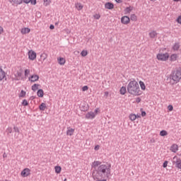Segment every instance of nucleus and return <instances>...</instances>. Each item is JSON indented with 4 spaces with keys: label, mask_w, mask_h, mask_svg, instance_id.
Here are the masks:
<instances>
[{
    "label": "nucleus",
    "mask_w": 181,
    "mask_h": 181,
    "mask_svg": "<svg viewBox=\"0 0 181 181\" xmlns=\"http://www.w3.org/2000/svg\"><path fill=\"white\" fill-rule=\"evenodd\" d=\"M99 165H101V162H100V161H94L92 163V168H97V166H99Z\"/></svg>",
    "instance_id": "nucleus-23"
},
{
    "label": "nucleus",
    "mask_w": 181,
    "mask_h": 181,
    "mask_svg": "<svg viewBox=\"0 0 181 181\" xmlns=\"http://www.w3.org/2000/svg\"><path fill=\"white\" fill-rule=\"evenodd\" d=\"M49 29H51V30H53V29H54V25L53 24H51L49 25Z\"/></svg>",
    "instance_id": "nucleus-51"
},
{
    "label": "nucleus",
    "mask_w": 181,
    "mask_h": 181,
    "mask_svg": "<svg viewBox=\"0 0 181 181\" xmlns=\"http://www.w3.org/2000/svg\"><path fill=\"white\" fill-rule=\"evenodd\" d=\"M136 118H141V116L136 115Z\"/></svg>",
    "instance_id": "nucleus-61"
},
{
    "label": "nucleus",
    "mask_w": 181,
    "mask_h": 181,
    "mask_svg": "<svg viewBox=\"0 0 181 181\" xmlns=\"http://www.w3.org/2000/svg\"><path fill=\"white\" fill-rule=\"evenodd\" d=\"M5 71H4V69H2V68H0V81H2V79L6 77L5 75Z\"/></svg>",
    "instance_id": "nucleus-13"
},
{
    "label": "nucleus",
    "mask_w": 181,
    "mask_h": 181,
    "mask_svg": "<svg viewBox=\"0 0 181 181\" xmlns=\"http://www.w3.org/2000/svg\"><path fill=\"white\" fill-rule=\"evenodd\" d=\"M40 110V111H45L47 107L46 106V103H42L40 106H39Z\"/></svg>",
    "instance_id": "nucleus-16"
},
{
    "label": "nucleus",
    "mask_w": 181,
    "mask_h": 181,
    "mask_svg": "<svg viewBox=\"0 0 181 181\" xmlns=\"http://www.w3.org/2000/svg\"><path fill=\"white\" fill-rule=\"evenodd\" d=\"M170 80L173 81V84H177L181 80V69L173 71L170 75Z\"/></svg>",
    "instance_id": "nucleus-3"
},
{
    "label": "nucleus",
    "mask_w": 181,
    "mask_h": 181,
    "mask_svg": "<svg viewBox=\"0 0 181 181\" xmlns=\"http://www.w3.org/2000/svg\"><path fill=\"white\" fill-rule=\"evenodd\" d=\"M44 2H45V6H47V5H50V2H52V1H50V0H44Z\"/></svg>",
    "instance_id": "nucleus-36"
},
{
    "label": "nucleus",
    "mask_w": 181,
    "mask_h": 181,
    "mask_svg": "<svg viewBox=\"0 0 181 181\" xmlns=\"http://www.w3.org/2000/svg\"><path fill=\"white\" fill-rule=\"evenodd\" d=\"M95 19H100V18H101V16H100V14H96L94 16Z\"/></svg>",
    "instance_id": "nucleus-45"
},
{
    "label": "nucleus",
    "mask_w": 181,
    "mask_h": 181,
    "mask_svg": "<svg viewBox=\"0 0 181 181\" xmlns=\"http://www.w3.org/2000/svg\"><path fill=\"white\" fill-rule=\"evenodd\" d=\"M39 87H40V84L35 83L32 86L33 91H36L37 90H39Z\"/></svg>",
    "instance_id": "nucleus-18"
},
{
    "label": "nucleus",
    "mask_w": 181,
    "mask_h": 181,
    "mask_svg": "<svg viewBox=\"0 0 181 181\" xmlns=\"http://www.w3.org/2000/svg\"><path fill=\"white\" fill-rule=\"evenodd\" d=\"M177 59V54H173L170 57V62H176Z\"/></svg>",
    "instance_id": "nucleus-14"
},
{
    "label": "nucleus",
    "mask_w": 181,
    "mask_h": 181,
    "mask_svg": "<svg viewBox=\"0 0 181 181\" xmlns=\"http://www.w3.org/2000/svg\"><path fill=\"white\" fill-rule=\"evenodd\" d=\"M7 132H8V134H12V128L11 127H8L7 129Z\"/></svg>",
    "instance_id": "nucleus-47"
},
{
    "label": "nucleus",
    "mask_w": 181,
    "mask_h": 181,
    "mask_svg": "<svg viewBox=\"0 0 181 181\" xmlns=\"http://www.w3.org/2000/svg\"><path fill=\"white\" fill-rule=\"evenodd\" d=\"M100 149V146H95V151H98Z\"/></svg>",
    "instance_id": "nucleus-53"
},
{
    "label": "nucleus",
    "mask_w": 181,
    "mask_h": 181,
    "mask_svg": "<svg viewBox=\"0 0 181 181\" xmlns=\"http://www.w3.org/2000/svg\"><path fill=\"white\" fill-rule=\"evenodd\" d=\"M74 134V129H68L66 132V135H69V136H71Z\"/></svg>",
    "instance_id": "nucleus-22"
},
{
    "label": "nucleus",
    "mask_w": 181,
    "mask_h": 181,
    "mask_svg": "<svg viewBox=\"0 0 181 181\" xmlns=\"http://www.w3.org/2000/svg\"><path fill=\"white\" fill-rule=\"evenodd\" d=\"M86 118L87 119H93V118H95V114L94 112H89L86 115Z\"/></svg>",
    "instance_id": "nucleus-10"
},
{
    "label": "nucleus",
    "mask_w": 181,
    "mask_h": 181,
    "mask_svg": "<svg viewBox=\"0 0 181 181\" xmlns=\"http://www.w3.org/2000/svg\"><path fill=\"white\" fill-rule=\"evenodd\" d=\"M47 57V55H46L45 53L41 54V59H42L43 61L46 60Z\"/></svg>",
    "instance_id": "nucleus-37"
},
{
    "label": "nucleus",
    "mask_w": 181,
    "mask_h": 181,
    "mask_svg": "<svg viewBox=\"0 0 181 181\" xmlns=\"http://www.w3.org/2000/svg\"><path fill=\"white\" fill-rule=\"evenodd\" d=\"M169 111H173V106L172 105H168Z\"/></svg>",
    "instance_id": "nucleus-44"
},
{
    "label": "nucleus",
    "mask_w": 181,
    "mask_h": 181,
    "mask_svg": "<svg viewBox=\"0 0 181 181\" xmlns=\"http://www.w3.org/2000/svg\"><path fill=\"white\" fill-rule=\"evenodd\" d=\"M125 93H127V87L122 86L120 88V94H122V95H124Z\"/></svg>",
    "instance_id": "nucleus-20"
},
{
    "label": "nucleus",
    "mask_w": 181,
    "mask_h": 181,
    "mask_svg": "<svg viewBox=\"0 0 181 181\" xmlns=\"http://www.w3.org/2000/svg\"><path fill=\"white\" fill-rule=\"evenodd\" d=\"M155 142H156V141H155L154 139H151L150 140V143H151V144H155Z\"/></svg>",
    "instance_id": "nucleus-52"
},
{
    "label": "nucleus",
    "mask_w": 181,
    "mask_h": 181,
    "mask_svg": "<svg viewBox=\"0 0 181 181\" xmlns=\"http://www.w3.org/2000/svg\"><path fill=\"white\" fill-rule=\"evenodd\" d=\"M105 95H108V92H105Z\"/></svg>",
    "instance_id": "nucleus-59"
},
{
    "label": "nucleus",
    "mask_w": 181,
    "mask_h": 181,
    "mask_svg": "<svg viewBox=\"0 0 181 181\" xmlns=\"http://www.w3.org/2000/svg\"><path fill=\"white\" fill-rule=\"evenodd\" d=\"M131 11H132V7H131V6L127 7L125 8V12H127V13H129L131 12Z\"/></svg>",
    "instance_id": "nucleus-35"
},
{
    "label": "nucleus",
    "mask_w": 181,
    "mask_h": 181,
    "mask_svg": "<svg viewBox=\"0 0 181 181\" xmlns=\"http://www.w3.org/2000/svg\"><path fill=\"white\" fill-rule=\"evenodd\" d=\"M180 47V44H179V42H176V43L174 45V46L173 47V49L174 50H179Z\"/></svg>",
    "instance_id": "nucleus-24"
},
{
    "label": "nucleus",
    "mask_w": 181,
    "mask_h": 181,
    "mask_svg": "<svg viewBox=\"0 0 181 181\" xmlns=\"http://www.w3.org/2000/svg\"><path fill=\"white\" fill-rule=\"evenodd\" d=\"M97 112H98V109L95 110V113L97 114Z\"/></svg>",
    "instance_id": "nucleus-58"
},
{
    "label": "nucleus",
    "mask_w": 181,
    "mask_h": 181,
    "mask_svg": "<svg viewBox=\"0 0 181 181\" xmlns=\"http://www.w3.org/2000/svg\"><path fill=\"white\" fill-rule=\"evenodd\" d=\"M26 96V91L22 90L20 93L19 97H21V98H24V97Z\"/></svg>",
    "instance_id": "nucleus-27"
},
{
    "label": "nucleus",
    "mask_w": 181,
    "mask_h": 181,
    "mask_svg": "<svg viewBox=\"0 0 181 181\" xmlns=\"http://www.w3.org/2000/svg\"><path fill=\"white\" fill-rule=\"evenodd\" d=\"M130 19L135 22L136 21V19H137L136 18V16L135 14H132L130 16Z\"/></svg>",
    "instance_id": "nucleus-34"
},
{
    "label": "nucleus",
    "mask_w": 181,
    "mask_h": 181,
    "mask_svg": "<svg viewBox=\"0 0 181 181\" xmlns=\"http://www.w3.org/2000/svg\"><path fill=\"white\" fill-rule=\"evenodd\" d=\"M75 6L78 11H81L83 9V6L81 5V3H77L75 4Z\"/></svg>",
    "instance_id": "nucleus-19"
},
{
    "label": "nucleus",
    "mask_w": 181,
    "mask_h": 181,
    "mask_svg": "<svg viewBox=\"0 0 181 181\" xmlns=\"http://www.w3.org/2000/svg\"><path fill=\"white\" fill-rule=\"evenodd\" d=\"M7 155H6V153H4V154H3V158H7Z\"/></svg>",
    "instance_id": "nucleus-56"
},
{
    "label": "nucleus",
    "mask_w": 181,
    "mask_h": 181,
    "mask_svg": "<svg viewBox=\"0 0 181 181\" xmlns=\"http://www.w3.org/2000/svg\"><path fill=\"white\" fill-rule=\"evenodd\" d=\"M82 111H87V107H86L84 110H82Z\"/></svg>",
    "instance_id": "nucleus-60"
},
{
    "label": "nucleus",
    "mask_w": 181,
    "mask_h": 181,
    "mask_svg": "<svg viewBox=\"0 0 181 181\" xmlns=\"http://www.w3.org/2000/svg\"><path fill=\"white\" fill-rule=\"evenodd\" d=\"M131 19L129 18V17L124 16L123 17H122L121 18V22L122 23H123V25H128V23H129Z\"/></svg>",
    "instance_id": "nucleus-9"
},
{
    "label": "nucleus",
    "mask_w": 181,
    "mask_h": 181,
    "mask_svg": "<svg viewBox=\"0 0 181 181\" xmlns=\"http://www.w3.org/2000/svg\"><path fill=\"white\" fill-rule=\"evenodd\" d=\"M139 84L141 90H145L146 88V86H145V83L142 81H139Z\"/></svg>",
    "instance_id": "nucleus-29"
},
{
    "label": "nucleus",
    "mask_w": 181,
    "mask_h": 181,
    "mask_svg": "<svg viewBox=\"0 0 181 181\" xmlns=\"http://www.w3.org/2000/svg\"><path fill=\"white\" fill-rule=\"evenodd\" d=\"M156 35H158V33H156V31H152L151 33H149V36L150 37H151V39L155 38Z\"/></svg>",
    "instance_id": "nucleus-26"
},
{
    "label": "nucleus",
    "mask_w": 181,
    "mask_h": 181,
    "mask_svg": "<svg viewBox=\"0 0 181 181\" xmlns=\"http://www.w3.org/2000/svg\"><path fill=\"white\" fill-rule=\"evenodd\" d=\"M16 77H22V70H21V71H17Z\"/></svg>",
    "instance_id": "nucleus-38"
},
{
    "label": "nucleus",
    "mask_w": 181,
    "mask_h": 181,
    "mask_svg": "<svg viewBox=\"0 0 181 181\" xmlns=\"http://www.w3.org/2000/svg\"><path fill=\"white\" fill-rule=\"evenodd\" d=\"M23 2H24V4H29L30 3V0H23Z\"/></svg>",
    "instance_id": "nucleus-50"
},
{
    "label": "nucleus",
    "mask_w": 181,
    "mask_h": 181,
    "mask_svg": "<svg viewBox=\"0 0 181 181\" xmlns=\"http://www.w3.org/2000/svg\"><path fill=\"white\" fill-rule=\"evenodd\" d=\"M129 119H130L131 121H135V120L136 119V115H135V114H131V115H129Z\"/></svg>",
    "instance_id": "nucleus-25"
},
{
    "label": "nucleus",
    "mask_w": 181,
    "mask_h": 181,
    "mask_svg": "<svg viewBox=\"0 0 181 181\" xmlns=\"http://www.w3.org/2000/svg\"><path fill=\"white\" fill-rule=\"evenodd\" d=\"M94 179H108L111 176V164H102L92 173Z\"/></svg>",
    "instance_id": "nucleus-1"
},
{
    "label": "nucleus",
    "mask_w": 181,
    "mask_h": 181,
    "mask_svg": "<svg viewBox=\"0 0 181 181\" xmlns=\"http://www.w3.org/2000/svg\"><path fill=\"white\" fill-rule=\"evenodd\" d=\"M157 59L158 60H160L161 62H166V60L169 59V54L168 53L158 54Z\"/></svg>",
    "instance_id": "nucleus-4"
},
{
    "label": "nucleus",
    "mask_w": 181,
    "mask_h": 181,
    "mask_svg": "<svg viewBox=\"0 0 181 181\" xmlns=\"http://www.w3.org/2000/svg\"><path fill=\"white\" fill-rule=\"evenodd\" d=\"M55 172L57 173H60V172H62V167L59 165L55 166Z\"/></svg>",
    "instance_id": "nucleus-31"
},
{
    "label": "nucleus",
    "mask_w": 181,
    "mask_h": 181,
    "mask_svg": "<svg viewBox=\"0 0 181 181\" xmlns=\"http://www.w3.org/2000/svg\"><path fill=\"white\" fill-rule=\"evenodd\" d=\"M81 54L82 57H86V56H87V54H88V52H87L86 50H83L81 52Z\"/></svg>",
    "instance_id": "nucleus-32"
},
{
    "label": "nucleus",
    "mask_w": 181,
    "mask_h": 181,
    "mask_svg": "<svg viewBox=\"0 0 181 181\" xmlns=\"http://www.w3.org/2000/svg\"><path fill=\"white\" fill-rule=\"evenodd\" d=\"M173 163L174 165H175V168H177V169H181V159H180V158H179L177 156H175L173 158Z\"/></svg>",
    "instance_id": "nucleus-5"
},
{
    "label": "nucleus",
    "mask_w": 181,
    "mask_h": 181,
    "mask_svg": "<svg viewBox=\"0 0 181 181\" xmlns=\"http://www.w3.org/2000/svg\"><path fill=\"white\" fill-rule=\"evenodd\" d=\"M105 9H114V4L112 2H107L105 4Z\"/></svg>",
    "instance_id": "nucleus-11"
},
{
    "label": "nucleus",
    "mask_w": 181,
    "mask_h": 181,
    "mask_svg": "<svg viewBox=\"0 0 181 181\" xmlns=\"http://www.w3.org/2000/svg\"><path fill=\"white\" fill-rule=\"evenodd\" d=\"M28 59L30 60H35L36 59V52L33 50H30L28 52Z\"/></svg>",
    "instance_id": "nucleus-8"
},
{
    "label": "nucleus",
    "mask_w": 181,
    "mask_h": 181,
    "mask_svg": "<svg viewBox=\"0 0 181 181\" xmlns=\"http://www.w3.org/2000/svg\"><path fill=\"white\" fill-rule=\"evenodd\" d=\"M174 1V2H180L181 1V0H173Z\"/></svg>",
    "instance_id": "nucleus-57"
},
{
    "label": "nucleus",
    "mask_w": 181,
    "mask_h": 181,
    "mask_svg": "<svg viewBox=\"0 0 181 181\" xmlns=\"http://www.w3.org/2000/svg\"><path fill=\"white\" fill-rule=\"evenodd\" d=\"M13 130H14V132L19 133V128H18V127H14Z\"/></svg>",
    "instance_id": "nucleus-42"
},
{
    "label": "nucleus",
    "mask_w": 181,
    "mask_h": 181,
    "mask_svg": "<svg viewBox=\"0 0 181 181\" xmlns=\"http://www.w3.org/2000/svg\"><path fill=\"white\" fill-rule=\"evenodd\" d=\"M87 90H88V86H85L82 87V91H87Z\"/></svg>",
    "instance_id": "nucleus-40"
},
{
    "label": "nucleus",
    "mask_w": 181,
    "mask_h": 181,
    "mask_svg": "<svg viewBox=\"0 0 181 181\" xmlns=\"http://www.w3.org/2000/svg\"><path fill=\"white\" fill-rule=\"evenodd\" d=\"M30 2L31 5H36V0H30Z\"/></svg>",
    "instance_id": "nucleus-43"
},
{
    "label": "nucleus",
    "mask_w": 181,
    "mask_h": 181,
    "mask_svg": "<svg viewBox=\"0 0 181 181\" xmlns=\"http://www.w3.org/2000/svg\"><path fill=\"white\" fill-rule=\"evenodd\" d=\"M58 63L61 66H63L66 63V59L64 58H63V57H59L58 59Z\"/></svg>",
    "instance_id": "nucleus-15"
},
{
    "label": "nucleus",
    "mask_w": 181,
    "mask_h": 181,
    "mask_svg": "<svg viewBox=\"0 0 181 181\" xmlns=\"http://www.w3.org/2000/svg\"><path fill=\"white\" fill-rule=\"evenodd\" d=\"M168 160H165L163 164V168H168Z\"/></svg>",
    "instance_id": "nucleus-41"
},
{
    "label": "nucleus",
    "mask_w": 181,
    "mask_h": 181,
    "mask_svg": "<svg viewBox=\"0 0 181 181\" xmlns=\"http://www.w3.org/2000/svg\"><path fill=\"white\" fill-rule=\"evenodd\" d=\"M160 136H166L168 135V132L166 130H161L160 132Z\"/></svg>",
    "instance_id": "nucleus-28"
},
{
    "label": "nucleus",
    "mask_w": 181,
    "mask_h": 181,
    "mask_svg": "<svg viewBox=\"0 0 181 181\" xmlns=\"http://www.w3.org/2000/svg\"><path fill=\"white\" fill-rule=\"evenodd\" d=\"M29 81L31 83H35L39 80V75L33 74L28 78Z\"/></svg>",
    "instance_id": "nucleus-7"
},
{
    "label": "nucleus",
    "mask_w": 181,
    "mask_h": 181,
    "mask_svg": "<svg viewBox=\"0 0 181 181\" xmlns=\"http://www.w3.org/2000/svg\"><path fill=\"white\" fill-rule=\"evenodd\" d=\"M10 2H13V4H16V5H21L23 2V0H10Z\"/></svg>",
    "instance_id": "nucleus-21"
},
{
    "label": "nucleus",
    "mask_w": 181,
    "mask_h": 181,
    "mask_svg": "<svg viewBox=\"0 0 181 181\" xmlns=\"http://www.w3.org/2000/svg\"><path fill=\"white\" fill-rule=\"evenodd\" d=\"M177 22L181 25V16H179V17L177 18Z\"/></svg>",
    "instance_id": "nucleus-46"
},
{
    "label": "nucleus",
    "mask_w": 181,
    "mask_h": 181,
    "mask_svg": "<svg viewBox=\"0 0 181 181\" xmlns=\"http://www.w3.org/2000/svg\"><path fill=\"white\" fill-rule=\"evenodd\" d=\"M30 30L28 28H24L21 30V33L23 35H26V33H29Z\"/></svg>",
    "instance_id": "nucleus-17"
},
{
    "label": "nucleus",
    "mask_w": 181,
    "mask_h": 181,
    "mask_svg": "<svg viewBox=\"0 0 181 181\" xmlns=\"http://www.w3.org/2000/svg\"><path fill=\"white\" fill-rule=\"evenodd\" d=\"M127 91L129 94L132 95H141V89L139 88V84L135 80L131 81L127 85Z\"/></svg>",
    "instance_id": "nucleus-2"
},
{
    "label": "nucleus",
    "mask_w": 181,
    "mask_h": 181,
    "mask_svg": "<svg viewBox=\"0 0 181 181\" xmlns=\"http://www.w3.org/2000/svg\"><path fill=\"white\" fill-rule=\"evenodd\" d=\"M115 1L117 2V4H122V0H115Z\"/></svg>",
    "instance_id": "nucleus-55"
},
{
    "label": "nucleus",
    "mask_w": 181,
    "mask_h": 181,
    "mask_svg": "<svg viewBox=\"0 0 181 181\" xmlns=\"http://www.w3.org/2000/svg\"><path fill=\"white\" fill-rule=\"evenodd\" d=\"M146 112L141 111V117H146Z\"/></svg>",
    "instance_id": "nucleus-48"
},
{
    "label": "nucleus",
    "mask_w": 181,
    "mask_h": 181,
    "mask_svg": "<svg viewBox=\"0 0 181 181\" xmlns=\"http://www.w3.org/2000/svg\"><path fill=\"white\" fill-rule=\"evenodd\" d=\"M37 95L40 98H43V95H45V92L43 91V89H38L37 92Z\"/></svg>",
    "instance_id": "nucleus-12"
},
{
    "label": "nucleus",
    "mask_w": 181,
    "mask_h": 181,
    "mask_svg": "<svg viewBox=\"0 0 181 181\" xmlns=\"http://www.w3.org/2000/svg\"><path fill=\"white\" fill-rule=\"evenodd\" d=\"M30 74V70H29V69H25V76L29 75Z\"/></svg>",
    "instance_id": "nucleus-39"
},
{
    "label": "nucleus",
    "mask_w": 181,
    "mask_h": 181,
    "mask_svg": "<svg viewBox=\"0 0 181 181\" xmlns=\"http://www.w3.org/2000/svg\"><path fill=\"white\" fill-rule=\"evenodd\" d=\"M2 33H4V28L0 26V35H2Z\"/></svg>",
    "instance_id": "nucleus-49"
},
{
    "label": "nucleus",
    "mask_w": 181,
    "mask_h": 181,
    "mask_svg": "<svg viewBox=\"0 0 181 181\" xmlns=\"http://www.w3.org/2000/svg\"><path fill=\"white\" fill-rule=\"evenodd\" d=\"M64 181H67V179L65 178V179L64 180Z\"/></svg>",
    "instance_id": "nucleus-62"
},
{
    "label": "nucleus",
    "mask_w": 181,
    "mask_h": 181,
    "mask_svg": "<svg viewBox=\"0 0 181 181\" xmlns=\"http://www.w3.org/2000/svg\"><path fill=\"white\" fill-rule=\"evenodd\" d=\"M22 105H23L24 107L29 105V103L28 102V100H26V99H24L23 100Z\"/></svg>",
    "instance_id": "nucleus-33"
},
{
    "label": "nucleus",
    "mask_w": 181,
    "mask_h": 181,
    "mask_svg": "<svg viewBox=\"0 0 181 181\" xmlns=\"http://www.w3.org/2000/svg\"><path fill=\"white\" fill-rule=\"evenodd\" d=\"M179 147L177 146V145L176 144H173L172 146H171V149H173V152H176V151H177L179 148Z\"/></svg>",
    "instance_id": "nucleus-30"
},
{
    "label": "nucleus",
    "mask_w": 181,
    "mask_h": 181,
    "mask_svg": "<svg viewBox=\"0 0 181 181\" xmlns=\"http://www.w3.org/2000/svg\"><path fill=\"white\" fill-rule=\"evenodd\" d=\"M30 169L29 168H25L21 171V176L23 177H28V176H30Z\"/></svg>",
    "instance_id": "nucleus-6"
},
{
    "label": "nucleus",
    "mask_w": 181,
    "mask_h": 181,
    "mask_svg": "<svg viewBox=\"0 0 181 181\" xmlns=\"http://www.w3.org/2000/svg\"><path fill=\"white\" fill-rule=\"evenodd\" d=\"M55 25H57V23H56Z\"/></svg>",
    "instance_id": "nucleus-63"
},
{
    "label": "nucleus",
    "mask_w": 181,
    "mask_h": 181,
    "mask_svg": "<svg viewBox=\"0 0 181 181\" xmlns=\"http://www.w3.org/2000/svg\"><path fill=\"white\" fill-rule=\"evenodd\" d=\"M136 103H141V98H137L136 99Z\"/></svg>",
    "instance_id": "nucleus-54"
}]
</instances>
